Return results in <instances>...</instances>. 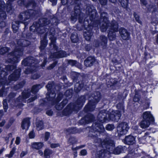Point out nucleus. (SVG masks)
<instances>
[{"mask_svg": "<svg viewBox=\"0 0 158 158\" xmlns=\"http://www.w3.org/2000/svg\"><path fill=\"white\" fill-rule=\"evenodd\" d=\"M85 12L86 14L89 16V19H87V18H85L84 19L83 16H81V13H79L78 17V22L81 24L83 23V21L84 23H85L86 22H87V27H85L84 24L83 25V27H84L85 30L84 32L83 35L85 40L90 41L94 33L93 31L94 27H98L99 25L100 27L102 24L103 19H101V15L99 18L96 9H92L90 6L86 7Z\"/></svg>", "mask_w": 158, "mask_h": 158, "instance_id": "obj_1", "label": "nucleus"}, {"mask_svg": "<svg viewBox=\"0 0 158 158\" xmlns=\"http://www.w3.org/2000/svg\"><path fill=\"white\" fill-rule=\"evenodd\" d=\"M106 13V12H103L101 15V18L103 19L102 24L100 26L101 31L106 32L110 27L107 32V36L110 40L113 41L116 39V32L118 31L122 40L126 41L130 40L131 39L130 33L123 27H121L118 29V23L116 21L114 20L110 23L108 17L106 16H103V14Z\"/></svg>", "mask_w": 158, "mask_h": 158, "instance_id": "obj_2", "label": "nucleus"}, {"mask_svg": "<svg viewBox=\"0 0 158 158\" xmlns=\"http://www.w3.org/2000/svg\"><path fill=\"white\" fill-rule=\"evenodd\" d=\"M93 99L89 100L88 102L84 108V112L86 115L82 117L78 122L79 125H85L93 122L95 120L94 115L90 113H88L94 111L96 107V105L100 101L102 97V94L99 91H96L92 95Z\"/></svg>", "mask_w": 158, "mask_h": 158, "instance_id": "obj_3", "label": "nucleus"}, {"mask_svg": "<svg viewBox=\"0 0 158 158\" xmlns=\"http://www.w3.org/2000/svg\"><path fill=\"white\" fill-rule=\"evenodd\" d=\"M109 113L106 110H100L97 116V119L93 124L91 130L95 132H98L99 134L103 133L105 131L103 123L109 121L108 114Z\"/></svg>", "mask_w": 158, "mask_h": 158, "instance_id": "obj_4", "label": "nucleus"}, {"mask_svg": "<svg viewBox=\"0 0 158 158\" xmlns=\"http://www.w3.org/2000/svg\"><path fill=\"white\" fill-rule=\"evenodd\" d=\"M88 94L81 95L74 102H70L63 110L62 114L64 116L70 115L74 111L79 110L84 105Z\"/></svg>", "mask_w": 158, "mask_h": 158, "instance_id": "obj_5", "label": "nucleus"}, {"mask_svg": "<svg viewBox=\"0 0 158 158\" xmlns=\"http://www.w3.org/2000/svg\"><path fill=\"white\" fill-rule=\"evenodd\" d=\"M38 14V10L29 9L21 12L19 15L18 18L20 23L24 24V28H26L28 25V23L25 21L29 19L35 18Z\"/></svg>", "mask_w": 158, "mask_h": 158, "instance_id": "obj_6", "label": "nucleus"}, {"mask_svg": "<svg viewBox=\"0 0 158 158\" xmlns=\"http://www.w3.org/2000/svg\"><path fill=\"white\" fill-rule=\"evenodd\" d=\"M142 120L140 122V126L142 128H146L151 124H154L155 118L150 111H146L144 112L142 115Z\"/></svg>", "mask_w": 158, "mask_h": 158, "instance_id": "obj_7", "label": "nucleus"}, {"mask_svg": "<svg viewBox=\"0 0 158 158\" xmlns=\"http://www.w3.org/2000/svg\"><path fill=\"white\" fill-rule=\"evenodd\" d=\"M11 57L8 59L9 63L15 64L20 60V57L23 54V49L22 48L16 47L13 51L9 53Z\"/></svg>", "mask_w": 158, "mask_h": 158, "instance_id": "obj_8", "label": "nucleus"}, {"mask_svg": "<svg viewBox=\"0 0 158 158\" xmlns=\"http://www.w3.org/2000/svg\"><path fill=\"white\" fill-rule=\"evenodd\" d=\"M72 1L75 6L73 13L71 14L70 21L72 23H74L77 20L79 13H81V0H72Z\"/></svg>", "mask_w": 158, "mask_h": 158, "instance_id": "obj_9", "label": "nucleus"}, {"mask_svg": "<svg viewBox=\"0 0 158 158\" xmlns=\"http://www.w3.org/2000/svg\"><path fill=\"white\" fill-rule=\"evenodd\" d=\"M129 128L128 123L122 122L118 124L117 127L118 135L119 137L127 133Z\"/></svg>", "mask_w": 158, "mask_h": 158, "instance_id": "obj_10", "label": "nucleus"}, {"mask_svg": "<svg viewBox=\"0 0 158 158\" xmlns=\"http://www.w3.org/2000/svg\"><path fill=\"white\" fill-rule=\"evenodd\" d=\"M122 113L119 111L113 110L108 114L109 121H112L114 122H117L120 119Z\"/></svg>", "mask_w": 158, "mask_h": 158, "instance_id": "obj_11", "label": "nucleus"}, {"mask_svg": "<svg viewBox=\"0 0 158 158\" xmlns=\"http://www.w3.org/2000/svg\"><path fill=\"white\" fill-rule=\"evenodd\" d=\"M21 72V69L20 68L15 69L12 73L10 74L8 77L9 82L17 81L20 77Z\"/></svg>", "mask_w": 158, "mask_h": 158, "instance_id": "obj_12", "label": "nucleus"}, {"mask_svg": "<svg viewBox=\"0 0 158 158\" xmlns=\"http://www.w3.org/2000/svg\"><path fill=\"white\" fill-rule=\"evenodd\" d=\"M31 91L27 89H24L21 93V95L19 96L15 100V102H20L28 98L31 96Z\"/></svg>", "mask_w": 158, "mask_h": 158, "instance_id": "obj_13", "label": "nucleus"}, {"mask_svg": "<svg viewBox=\"0 0 158 158\" xmlns=\"http://www.w3.org/2000/svg\"><path fill=\"white\" fill-rule=\"evenodd\" d=\"M5 6L4 2L2 0H0V23H2L6 18Z\"/></svg>", "mask_w": 158, "mask_h": 158, "instance_id": "obj_14", "label": "nucleus"}, {"mask_svg": "<svg viewBox=\"0 0 158 158\" xmlns=\"http://www.w3.org/2000/svg\"><path fill=\"white\" fill-rule=\"evenodd\" d=\"M30 30L31 32L38 34H43L45 33V30L40 28L39 26V23L37 21L33 22V24L30 27Z\"/></svg>", "mask_w": 158, "mask_h": 158, "instance_id": "obj_15", "label": "nucleus"}, {"mask_svg": "<svg viewBox=\"0 0 158 158\" xmlns=\"http://www.w3.org/2000/svg\"><path fill=\"white\" fill-rule=\"evenodd\" d=\"M96 61V59L94 56H89L84 60V65L87 67H91L93 66Z\"/></svg>", "mask_w": 158, "mask_h": 158, "instance_id": "obj_16", "label": "nucleus"}, {"mask_svg": "<svg viewBox=\"0 0 158 158\" xmlns=\"http://www.w3.org/2000/svg\"><path fill=\"white\" fill-rule=\"evenodd\" d=\"M123 142L126 144L133 145L136 143L135 137L131 135L126 136L123 139Z\"/></svg>", "mask_w": 158, "mask_h": 158, "instance_id": "obj_17", "label": "nucleus"}, {"mask_svg": "<svg viewBox=\"0 0 158 158\" xmlns=\"http://www.w3.org/2000/svg\"><path fill=\"white\" fill-rule=\"evenodd\" d=\"M103 146L106 150L112 152L115 146L114 141L112 140H106L104 141Z\"/></svg>", "mask_w": 158, "mask_h": 158, "instance_id": "obj_18", "label": "nucleus"}, {"mask_svg": "<svg viewBox=\"0 0 158 158\" xmlns=\"http://www.w3.org/2000/svg\"><path fill=\"white\" fill-rule=\"evenodd\" d=\"M48 40H47V35L45 33L43 36L40 42V46L39 48L41 52L44 50L48 44Z\"/></svg>", "mask_w": 158, "mask_h": 158, "instance_id": "obj_19", "label": "nucleus"}, {"mask_svg": "<svg viewBox=\"0 0 158 158\" xmlns=\"http://www.w3.org/2000/svg\"><path fill=\"white\" fill-rule=\"evenodd\" d=\"M31 125L30 118L27 117L24 118L21 123V127L23 130H28Z\"/></svg>", "mask_w": 158, "mask_h": 158, "instance_id": "obj_20", "label": "nucleus"}, {"mask_svg": "<svg viewBox=\"0 0 158 158\" xmlns=\"http://www.w3.org/2000/svg\"><path fill=\"white\" fill-rule=\"evenodd\" d=\"M99 41L102 48H106L107 46L108 38L104 35H101L100 36Z\"/></svg>", "mask_w": 158, "mask_h": 158, "instance_id": "obj_21", "label": "nucleus"}, {"mask_svg": "<svg viewBox=\"0 0 158 158\" xmlns=\"http://www.w3.org/2000/svg\"><path fill=\"white\" fill-rule=\"evenodd\" d=\"M85 85L83 81H79L77 82L74 86V91L76 93H78L84 87Z\"/></svg>", "mask_w": 158, "mask_h": 158, "instance_id": "obj_22", "label": "nucleus"}, {"mask_svg": "<svg viewBox=\"0 0 158 158\" xmlns=\"http://www.w3.org/2000/svg\"><path fill=\"white\" fill-rule=\"evenodd\" d=\"M37 22L39 23V26L41 29L42 27H44L48 25L50 23V21L46 18L39 19Z\"/></svg>", "mask_w": 158, "mask_h": 158, "instance_id": "obj_23", "label": "nucleus"}, {"mask_svg": "<svg viewBox=\"0 0 158 158\" xmlns=\"http://www.w3.org/2000/svg\"><path fill=\"white\" fill-rule=\"evenodd\" d=\"M5 73H6V75L3 77H2L1 76L0 77V86H2V87H3L4 88H5V85H8L10 83L9 82L8 79H7L6 77L7 73L5 72Z\"/></svg>", "mask_w": 158, "mask_h": 158, "instance_id": "obj_24", "label": "nucleus"}, {"mask_svg": "<svg viewBox=\"0 0 158 158\" xmlns=\"http://www.w3.org/2000/svg\"><path fill=\"white\" fill-rule=\"evenodd\" d=\"M112 62L114 65L115 69L118 71L119 72H122V67L120 62L116 59H113L112 60Z\"/></svg>", "mask_w": 158, "mask_h": 158, "instance_id": "obj_25", "label": "nucleus"}, {"mask_svg": "<svg viewBox=\"0 0 158 158\" xmlns=\"http://www.w3.org/2000/svg\"><path fill=\"white\" fill-rule=\"evenodd\" d=\"M32 58L31 57H28L22 60L21 62V64L22 65L24 66H31L32 65L34 62H33L31 60L30 62L31 58Z\"/></svg>", "mask_w": 158, "mask_h": 158, "instance_id": "obj_26", "label": "nucleus"}, {"mask_svg": "<svg viewBox=\"0 0 158 158\" xmlns=\"http://www.w3.org/2000/svg\"><path fill=\"white\" fill-rule=\"evenodd\" d=\"M5 11L8 14L10 15L13 13V9L12 3L6 2L5 6Z\"/></svg>", "mask_w": 158, "mask_h": 158, "instance_id": "obj_27", "label": "nucleus"}, {"mask_svg": "<svg viewBox=\"0 0 158 158\" xmlns=\"http://www.w3.org/2000/svg\"><path fill=\"white\" fill-rule=\"evenodd\" d=\"M46 95V99L48 101L54 102H55L56 94L54 91L52 92H48Z\"/></svg>", "mask_w": 158, "mask_h": 158, "instance_id": "obj_28", "label": "nucleus"}, {"mask_svg": "<svg viewBox=\"0 0 158 158\" xmlns=\"http://www.w3.org/2000/svg\"><path fill=\"white\" fill-rule=\"evenodd\" d=\"M106 154V151L105 149H101L97 151L95 154V158H103Z\"/></svg>", "mask_w": 158, "mask_h": 158, "instance_id": "obj_29", "label": "nucleus"}, {"mask_svg": "<svg viewBox=\"0 0 158 158\" xmlns=\"http://www.w3.org/2000/svg\"><path fill=\"white\" fill-rule=\"evenodd\" d=\"M66 131L69 135L76 134L79 133V130L76 127H70L66 129Z\"/></svg>", "mask_w": 158, "mask_h": 158, "instance_id": "obj_30", "label": "nucleus"}, {"mask_svg": "<svg viewBox=\"0 0 158 158\" xmlns=\"http://www.w3.org/2000/svg\"><path fill=\"white\" fill-rule=\"evenodd\" d=\"M117 110L121 113H124L125 112V107L124 102H119L116 106Z\"/></svg>", "mask_w": 158, "mask_h": 158, "instance_id": "obj_31", "label": "nucleus"}, {"mask_svg": "<svg viewBox=\"0 0 158 158\" xmlns=\"http://www.w3.org/2000/svg\"><path fill=\"white\" fill-rule=\"evenodd\" d=\"M124 148L121 145H119L116 148L114 147L112 153L115 155H118L123 152Z\"/></svg>", "mask_w": 158, "mask_h": 158, "instance_id": "obj_32", "label": "nucleus"}, {"mask_svg": "<svg viewBox=\"0 0 158 158\" xmlns=\"http://www.w3.org/2000/svg\"><path fill=\"white\" fill-rule=\"evenodd\" d=\"M141 90L135 89V95L133 97V100L135 102H138L141 98Z\"/></svg>", "mask_w": 158, "mask_h": 158, "instance_id": "obj_33", "label": "nucleus"}, {"mask_svg": "<svg viewBox=\"0 0 158 158\" xmlns=\"http://www.w3.org/2000/svg\"><path fill=\"white\" fill-rule=\"evenodd\" d=\"M81 47L83 50L89 52L92 48V45L91 44L82 43Z\"/></svg>", "mask_w": 158, "mask_h": 158, "instance_id": "obj_34", "label": "nucleus"}, {"mask_svg": "<svg viewBox=\"0 0 158 158\" xmlns=\"http://www.w3.org/2000/svg\"><path fill=\"white\" fill-rule=\"evenodd\" d=\"M44 144L42 142H34L32 143V147L33 149L40 150L44 146Z\"/></svg>", "mask_w": 158, "mask_h": 158, "instance_id": "obj_35", "label": "nucleus"}, {"mask_svg": "<svg viewBox=\"0 0 158 158\" xmlns=\"http://www.w3.org/2000/svg\"><path fill=\"white\" fill-rule=\"evenodd\" d=\"M53 153V151L48 148H46L44 151V158H50Z\"/></svg>", "mask_w": 158, "mask_h": 158, "instance_id": "obj_36", "label": "nucleus"}, {"mask_svg": "<svg viewBox=\"0 0 158 158\" xmlns=\"http://www.w3.org/2000/svg\"><path fill=\"white\" fill-rule=\"evenodd\" d=\"M26 84V81L25 80H23L18 84L14 85L13 86V89L15 91H17L20 89L23 88Z\"/></svg>", "mask_w": 158, "mask_h": 158, "instance_id": "obj_37", "label": "nucleus"}, {"mask_svg": "<svg viewBox=\"0 0 158 158\" xmlns=\"http://www.w3.org/2000/svg\"><path fill=\"white\" fill-rule=\"evenodd\" d=\"M26 84V81L25 80H23L18 84L14 85L13 86V89L15 91H17L20 89L23 88Z\"/></svg>", "mask_w": 158, "mask_h": 158, "instance_id": "obj_38", "label": "nucleus"}, {"mask_svg": "<svg viewBox=\"0 0 158 158\" xmlns=\"http://www.w3.org/2000/svg\"><path fill=\"white\" fill-rule=\"evenodd\" d=\"M70 39L72 43H77L79 41V38L78 35L76 33H72L70 36Z\"/></svg>", "mask_w": 158, "mask_h": 158, "instance_id": "obj_39", "label": "nucleus"}, {"mask_svg": "<svg viewBox=\"0 0 158 158\" xmlns=\"http://www.w3.org/2000/svg\"><path fill=\"white\" fill-rule=\"evenodd\" d=\"M117 82L118 81L116 79L110 78H109L107 83V85L108 87H113L115 86Z\"/></svg>", "mask_w": 158, "mask_h": 158, "instance_id": "obj_40", "label": "nucleus"}, {"mask_svg": "<svg viewBox=\"0 0 158 158\" xmlns=\"http://www.w3.org/2000/svg\"><path fill=\"white\" fill-rule=\"evenodd\" d=\"M77 139L75 136H71L68 139V142L70 145H72L73 147L77 143Z\"/></svg>", "mask_w": 158, "mask_h": 158, "instance_id": "obj_41", "label": "nucleus"}, {"mask_svg": "<svg viewBox=\"0 0 158 158\" xmlns=\"http://www.w3.org/2000/svg\"><path fill=\"white\" fill-rule=\"evenodd\" d=\"M54 83L53 81H49L46 87L47 89L48 92H52L53 90V87Z\"/></svg>", "mask_w": 158, "mask_h": 158, "instance_id": "obj_42", "label": "nucleus"}, {"mask_svg": "<svg viewBox=\"0 0 158 158\" xmlns=\"http://www.w3.org/2000/svg\"><path fill=\"white\" fill-rule=\"evenodd\" d=\"M20 23V21H17L15 22V24H12L11 28L14 33H16L18 31Z\"/></svg>", "mask_w": 158, "mask_h": 158, "instance_id": "obj_43", "label": "nucleus"}, {"mask_svg": "<svg viewBox=\"0 0 158 158\" xmlns=\"http://www.w3.org/2000/svg\"><path fill=\"white\" fill-rule=\"evenodd\" d=\"M36 129L38 131L43 129L44 127V123L42 120L38 121L36 123Z\"/></svg>", "mask_w": 158, "mask_h": 158, "instance_id": "obj_44", "label": "nucleus"}, {"mask_svg": "<svg viewBox=\"0 0 158 158\" xmlns=\"http://www.w3.org/2000/svg\"><path fill=\"white\" fill-rule=\"evenodd\" d=\"M57 53L58 59L66 57L67 56L66 52L63 50H58Z\"/></svg>", "mask_w": 158, "mask_h": 158, "instance_id": "obj_45", "label": "nucleus"}, {"mask_svg": "<svg viewBox=\"0 0 158 158\" xmlns=\"http://www.w3.org/2000/svg\"><path fill=\"white\" fill-rule=\"evenodd\" d=\"M73 89H69L66 91L64 95L66 98H71L73 95Z\"/></svg>", "mask_w": 158, "mask_h": 158, "instance_id": "obj_46", "label": "nucleus"}, {"mask_svg": "<svg viewBox=\"0 0 158 158\" xmlns=\"http://www.w3.org/2000/svg\"><path fill=\"white\" fill-rule=\"evenodd\" d=\"M43 86L41 84H36L33 85L31 88V91L32 92H37Z\"/></svg>", "mask_w": 158, "mask_h": 158, "instance_id": "obj_47", "label": "nucleus"}, {"mask_svg": "<svg viewBox=\"0 0 158 158\" xmlns=\"http://www.w3.org/2000/svg\"><path fill=\"white\" fill-rule=\"evenodd\" d=\"M84 146L81 145L77 146L75 148H73V147L71 149L73 151V155L74 156L73 158H76L77 156V150L81 148Z\"/></svg>", "mask_w": 158, "mask_h": 158, "instance_id": "obj_48", "label": "nucleus"}, {"mask_svg": "<svg viewBox=\"0 0 158 158\" xmlns=\"http://www.w3.org/2000/svg\"><path fill=\"white\" fill-rule=\"evenodd\" d=\"M28 1L27 0H19L17 1V3L19 6H24L27 8V4Z\"/></svg>", "mask_w": 158, "mask_h": 158, "instance_id": "obj_49", "label": "nucleus"}, {"mask_svg": "<svg viewBox=\"0 0 158 158\" xmlns=\"http://www.w3.org/2000/svg\"><path fill=\"white\" fill-rule=\"evenodd\" d=\"M122 6L124 8L127 7L128 5L129 0H118Z\"/></svg>", "mask_w": 158, "mask_h": 158, "instance_id": "obj_50", "label": "nucleus"}, {"mask_svg": "<svg viewBox=\"0 0 158 158\" xmlns=\"http://www.w3.org/2000/svg\"><path fill=\"white\" fill-rule=\"evenodd\" d=\"M64 95L61 92H59L57 97L55 98V103H58L63 98Z\"/></svg>", "mask_w": 158, "mask_h": 158, "instance_id": "obj_51", "label": "nucleus"}, {"mask_svg": "<svg viewBox=\"0 0 158 158\" xmlns=\"http://www.w3.org/2000/svg\"><path fill=\"white\" fill-rule=\"evenodd\" d=\"M27 5V8H29L30 6L32 5V7L33 8V9L36 10H35L34 9L35 8L36 6V3L35 0H30L28 1Z\"/></svg>", "mask_w": 158, "mask_h": 158, "instance_id": "obj_52", "label": "nucleus"}, {"mask_svg": "<svg viewBox=\"0 0 158 158\" xmlns=\"http://www.w3.org/2000/svg\"><path fill=\"white\" fill-rule=\"evenodd\" d=\"M133 16L136 21L140 24L142 25V22L140 19L139 15H138L136 12H134L133 13Z\"/></svg>", "mask_w": 158, "mask_h": 158, "instance_id": "obj_53", "label": "nucleus"}, {"mask_svg": "<svg viewBox=\"0 0 158 158\" xmlns=\"http://www.w3.org/2000/svg\"><path fill=\"white\" fill-rule=\"evenodd\" d=\"M9 50V48L7 47H3L0 49V54L4 55Z\"/></svg>", "mask_w": 158, "mask_h": 158, "instance_id": "obj_54", "label": "nucleus"}, {"mask_svg": "<svg viewBox=\"0 0 158 158\" xmlns=\"http://www.w3.org/2000/svg\"><path fill=\"white\" fill-rule=\"evenodd\" d=\"M16 150V148L15 147H13L10 152V153L9 154H6L5 155L6 156L9 158H12Z\"/></svg>", "mask_w": 158, "mask_h": 158, "instance_id": "obj_55", "label": "nucleus"}, {"mask_svg": "<svg viewBox=\"0 0 158 158\" xmlns=\"http://www.w3.org/2000/svg\"><path fill=\"white\" fill-rule=\"evenodd\" d=\"M16 65H8L6 67V70L8 72L12 71L13 70L16 69Z\"/></svg>", "mask_w": 158, "mask_h": 158, "instance_id": "obj_56", "label": "nucleus"}, {"mask_svg": "<svg viewBox=\"0 0 158 158\" xmlns=\"http://www.w3.org/2000/svg\"><path fill=\"white\" fill-rule=\"evenodd\" d=\"M68 64L72 66H77V64H78L79 63L76 60H68Z\"/></svg>", "mask_w": 158, "mask_h": 158, "instance_id": "obj_57", "label": "nucleus"}, {"mask_svg": "<svg viewBox=\"0 0 158 158\" xmlns=\"http://www.w3.org/2000/svg\"><path fill=\"white\" fill-rule=\"evenodd\" d=\"M79 75L80 74L79 73L76 72H74L72 74V77L74 81H76V82H77L78 80V78Z\"/></svg>", "mask_w": 158, "mask_h": 158, "instance_id": "obj_58", "label": "nucleus"}, {"mask_svg": "<svg viewBox=\"0 0 158 158\" xmlns=\"http://www.w3.org/2000/svg\"><path fill=\"white\" fill-rule=\"evenodd\" d=\"M2 104L4 112H7V110L8 108L7 100L6 99H4L2 101Z\"/></svg>", "mask_w": 158, "mask_h": 158, "instance_id": "obj_59", "label": "nucleus"}, {"mask_svg": "<svg viewBox=\"0 0 158 158\" xmlns=\"http://www.w3.org/2000/svg\"><path fill=\"white\" fill-rule=\"evenodd\" d=\"M114 128V126L113 124H108L106 126V129L108 131H112Z\"/></svg>", "mask_w": 158, "mask_h": 158, "instance_id": "obj_60", "label": "nucleus"}, {"mask_svg": "<svg viewBox=\"0 0 158 158\" xmlns=\"http://www.w3.org/2000/svg\"><path fill=\"white\" fill-rule=\"evenodd\" d=\"M58 61L57 60L54 61L53 62L50 64L48 67L47 69L48 70H52L53 69L57 64Z\"/></svg>", "mask_w": 158, "mask_h": 158, "instance_id": "obj_61", "label": "nucleus"}, {"mask_svg": "<svg viewBox=\"0 0 158 158\" xmlns=\"http://www.w3.org/2000/svg\"><path fill=\"white\" fill-rule=\"evenodd\" d=\"M57 104L55 106V108L56 110H62L64 107L63 106V105L61 104V103H57Z\"/></svg>", "mask_w": 158, "mask_h": 158, "instance_id": "obj_62", "label": "nucleus"}, {"mask_svg": "<svg viewBox=\"0 0 158 158\" xmlns=\"http://www.w3.org/2000/svg\"><path fill=\"white\" fill-rule=\"evenodd\" d=\"M149 6L150 7L148 8V10L149 11H151V9H153L151 12L152 14H153L154 13H155L157 11V8L156 7H154V6L152 5H150Z\"/></svg>", "mask_w": 158, "mask_h": 158, "instance_id": "obj_63", "label": "nucleus"}, {"mask_svg": "<svg viewBox=\"0 0 158 158\" xmlns=\"http://www.w3.org/2000/svg\"><path fill=\"white\" fill-rule=\"evenodd\" d=\"M93 46L96 48L98 47L101 46L100 41L97 40H94L93 42Z\"/></svg>", "mask_w": 158, "mask_h": 158, "instance_id": "obj_64", "label": "nucleus"}]
</instances>
